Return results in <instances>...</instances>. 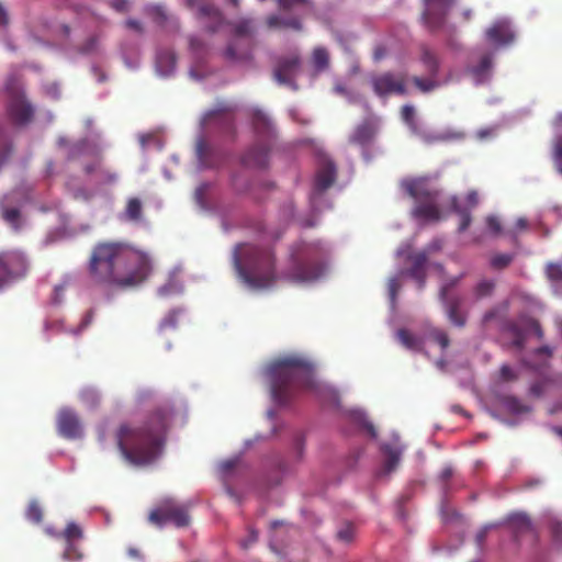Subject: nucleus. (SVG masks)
I'll return each mask as SVG.
<instances>
[{"label":"nucleus","instance_id":"48","mask_svg":"<svg viewBox=\"0 0 562 562\" xmlns=\"http://www.w3.org/2000/svg\"><path fill=\"white\" fill-rule=\"evenodd\" d=\"M499 375H501V380L504 382H510V381H515L517 379V375L514 372V370L507 364H504L501 367Z\"/></svg>","mask_w":562,"mask_h":562},{"label":"nucleus","instance_id":"3","mask_svg":"<svg viewBox=\"0 0 562 562\" xmlns=\"http://www.w3.org/2000/svg\"><path fill=\"white\" fill-rule=\"evenodd\" d=\"M271 393L276 402L285 404L292 395L316 385L313 366L300 357H284L270 363L267 369Z\"/></svg>","mask_w":562,"mask_h":562},{"label":"nucleus","instance_id":"52","mask_svg":"<svg viewBox=\"0 0 562 562\" xmlns=\"http://www.w3.org/2000/svg\"><path fill=\"white\" fill-rule=\"evenodd\" d=\"M400 282L397 279H391L390 282H389V293H390V299L392 301V303L394 304L395 303V300H396V295H397V292L400 291Z\"/></svg>","mask_w":562,"mask_h":562},{"label":"nucleus","instance_id":"29","mask_svg":"<svg viewBox=\"0 0 562 562\" xmlns=\"http://www.w3.org/2000/svg\"><path fill=\"white\" fill-rule=\"evenodd\" d=\"M493 65V58L491 54H485L481 57L480 61L475 66L469 68L470 74L475 78L477 82H482L488 76Z\"/></svg>","mask_w":562,"mask_h":562},{"label":"nucleus","instance_id":"14","mask_svg":"<svg viewBox=\"0 0 562 562\" xmlns=\"http://www.w3.org/2000/svg\"><path fill=\"white\" fill-rule=\"evenodd\" d=\"M371 83L373 91L379 97H386L389 94L403 95L406 93L404 77L396 76L390 71L372 77Z\"/></svg>","mask_w":562,"mask_h":562},{"label":"nucleus","instance_id":"53","mask_svg":"<svg viewBox=\"0 0 562 562\" xmlns=\"http://www.w3.org/2000/svg\"><path fill=\"white\" fill-rule=\"evenodd\" d=\"M467 207L470 211L474 209L479 204V194L476 191H470L468 192L465 196Z\"/></svg>","mask_w":562,"mask_h":562},{"label":"nucleus","instance_id":"17","mask_svg":"<svg viewBox=\"0 0 562 562\" xmlns=\"http://www.w3.org/2000/svg\"><path fill=\"white\" fill-rule=\"evenodd\" d=\"M522 327L521 328L517 324H510L508 326V330L513 335V345L518 348L522 349L526 344V331H530L535 334L539 339L543 338V330L540 326V323L532 318V317H526L521 319Z\"/></svg>","mask_w":562,"mask_h":562},{"label":"nucleus","instance_id":"32","mask_svg":"<svg viewBox=\"0 0 562 562\" xmlns=\"http://www.w3.org/2000/svg\"><path fill=\"white\" fill-rule=\"evenodd\" d=\"M495 289V282L493 280H481L473 289L475 300H482L490 297Z\"/></svg>","mask_w":562,"mask_h":562},{"label":"nucleus","instance_id":"55","mask_svg":"<svg viewBox=\"0 0 562 562\" xmlns=\"http://www.w3.org/2000/svg\"><path fill=\"white\" fill-rule=\"evenodd\" d=\"M528 228V221L524 217H520L516 221L515 228L512 233L513 237L516 238L517 234L521 231H526Z\"/></svg>","mask_w":562,"mask_h":562},{"label":"nucleus","instance_id":"49","mask_svg":"<svg viewBox=\"0 0 562 562\" xmlns=\"http://www.w3.org/2000/svg\"><path fill=\"white\" fill-rule=\"evenodd\" d=\"M461 277L453 278L449 282H447L442 288L440 289V300H446V297H451L449 295V292L459 283Z\"/></svg>","mask_w":562,"mask_h":562},{"label":"nucleus","instance_id":"30","mask_svg":"<svg viewBox=\"0 0 562 562\" xmlns=\"http://www.w3.org/2000/svg\"><path fill=\"white\" fill-rule=\"evenodd\" d=\"M450 209L453 213L460 216L459 232L468 229L472 222L471 211L460 205L459 199L456 195L450 198Z\"/></svg>","mask_w":562,"mask_h":562},{"label":"nucleus","instance_id":"22","mask_svg":"<svg viewBox=\"0 0 562 562\" xmlns=\"http://www.w3.org/2000/svg\"><path fill=\"white\" fill-rule=\"evenodd\" d=\"M409 260L412 266L408 270V274L415 279L419 286L423 288L426 279V263L428 261L427 254L425 251H419L409 256Z\"/></svg>","mask_w":562,"mask_h":562},{"label":"nucleus","instance_id":"2","mask_svg":"<svg viewBox=\"0 0 562 562\" xmlns=\"http://www.w3.org/2000/svg\"><path fill=\"white\" fill-rule=\"evenodd\" d=\"M172 416L173 407L162 404L154 408L140 425H121L115 437L125 461L134 465L153 463L162 452Z\"/></svg>","mask_w":562,"mask_h":562},{"label":"nucleus","instance_id":"45","mask_svg":"<svg viewBox=\"0 0 562 562\" xmlns=\"http://www.w3.org/2000/svg\"><path fill=\"white\" fill-rule=\"evenodd\" d=\"M278 7L282 11H290L302 4H311V0H277Z\"/></svg>","mask_w":562,"mask_h":562},{"label":"nucleus","instance_id":"36","mask_svg":"<svg viewBox=\"0 0 562 562\" xmlns=\"http://www.w3.org/2000/svg\"><path fill=\"white\" fill-rule=\"evenodd\" d=\"M427 337L432 341L437 342L441 347V349H447L449 347L450 339L448 337V334L440 328H431L428 331Z\"/></svg>","mask_w":562,"mask_h":562},{"label":"nucleus","instance_id":"7","mask_svg":"<svg viewBox=\"0 0 562 562\" xmlns=\"http://www.w3.org/2000/svg\"><path fill=\"white\" fill-rule=\"evenodd\" d=\"M252 125L261 139L243 156L241 162L250 168H266L270 150L268 142L273 136V128L269 119L260 111L254 112Z\"/></svg>","mask_w":562,"mask_h":562},{"label":"nucleus","instance_id":"62","mask_svg":"<svg viewBox=\"0 0 562 562\" xmlns=\"http://www.w3.org/2000/svg\"><path fill=\"white\" fill-rule=\"evenodd\" d=\"M8 13L4 7L0 3V26L8 24Z\"/></svg>","mask_w":562,"mask_h":562},{"label":"nucleus","instance_id":"6","mask_svg":"<svg viewBox=\"0 0 562 562\" xmlns=\"http://www.w3.org/2000/svg\"><path fill=\"white\" fill-rule=\"evenodd\" d=\"M325 267L319 250L304 246L291 255V267L285 278L293 282H312L319 279Z\"/></svg>","mask_w":562,"mask_h":562},{"label":"nucleus","instance_id":"35","mask_svg":"<svg viewBox=\"0 0 562 562\" xmlns=\"http://www.w3.org/2000/svg\"><path fill=\"white\" fill-rule=\"evenodd\" d=\"M329 63L328 52L323 47H317L313 52V64L317 70H324Z\"/></svg>","mask_w":562,"mask_h":562},{"label":"nucleus","instance_id":"20","mask_svg":"<svg viewBox=\"0 0 562 562\" xmlns=\"http://www.w3.org/2000/svg\"><path fill=\"white\" fill-rule=\"evenodd\" d=\"M64 539L67 541L65 557L68 559H81V553L78 552L75 540L82 538V530L76 522H69L63 532Z\"/></svg>","mask_w":562,"mask_h":562},{"label":"nucleus","instance_id":"16","mask_svg":"<svg viewBox=\"0 0 562 562\" xmlns=\"http://www.w3.org/2000/svg\"><path fill=\"white\" fill-rule=\"evenodd\" d=\"M426 9L423 19L430 31H438L445 24L448 10L452 7L453 0H425Z\"/></svg>","mask_w":562,"mask_h":562},{"label":"nucleus","instance_id":"27","mask_svg":"<svg viewBox=\"0 0 562 562\" xmlns=\"http://www.w3.org/2000/svg\"><path fill=\"white\" fill-rule=\"evenodd\" d=\"M396 337L401 345L409 350L420 351L424 348V340L405 328L398 329Z\"/></svg>","mask_w":562,"mask_h":562},{"label":"nucleus","instance_id":"39","mask_svg":"<svg viewBox=\"0 0 562 562\" xmlns=\"http://www.w3.org/2000/svg\"><path fill=\"white\" fill-rule=\"evenodd\" d=\"M98 167H99V173H98V177H99V181L102 182V183H113L116 181L117 179V175L103 167L102 165V157L100 155H98Z\"/></svg>","mask_w":562,"mask_h":562},{"label":"nucleus","instance_id":"4","mask_svg":"<svg viewBox=\"0 0 562 562\" xmlns=\"http://www.w3.org/2000/svg\"><path fill=\"white\" fill-rule=\"evenodd\" d=\"M239 278L252 289L269 288L276 281V260L268 247L238 245L233 256Z\"/></svg>","mask_w":562,"mask_h":562},{"label":"nucleus","instance_id":"38","mask_svg":"<svg viewBox=\"0 0 562 562\" xmlns=\"http://www.w3.org/2000/svg\"><path fill=\"white\" fill-rule=\"evenodd\" d=\"M25 515H26V518L34 524L42 522L43 509L40 506L38 502H36V501L30 502Z\"/></svg>","mask_w":562,"mask_h":562},{"label":"nucleus","instance_id":"46","mask_svg":"<svg viewBox=\"0 0 562 562\" xmlns=\"http://www.w3.org/2000/svg\"><path fill=\"white\" fill-rule=\"evenodd\" d=\"M178 322V313L176 311H170L165 318L161 321L159 328L160 330L166 328H175Z\"/></svg>","mask_w":562,"mask_h":562},{"label":"nucleus","instance_id":"23","mask_svg":"<svg viewBox=\"0 0 562 562\" xmlns=\"http://www.w3.org/2000/svg\"><path fill=\"white\" fill-rule=\"evenodd\" d=\"M507 522H508L515 538H518L525 533H529V532L533 531L531 520L526 514H522V513L512 514L507 518Z\"/></svg>","mask_w":562,"mask_h":562},{"label":"nucleus","instance_id":"28","mask_svg":"<svg viewBox=\"0 0 562 562\" xmlns=\"http://www.w3.org/2000/svg\"><path fill=\"white\" fill-rule=\"evenodd\" d=\"M267 24L271 29H292L295 31L302 30L301 20L296 16L283 18L280 15H270L267 19Z\"/></svg>","mask_w":562,"mask_h":562},{"label":"nucleus","instance_id":"19","mask_svg":"<svg viewBox=\"0 0 562 562\" xmlns=\"http://www.w3.org/2000/svg\"><path fill=\"white\" fill-rule=\"evenodd\" d=\"M487 40L497 45L505 46L515 41V32L512 31L507 21H497L486 30Z\"/></svg>","mask_w":562,"mask_h":562},{"label":"nucleus","instance_id":"61","mask_svg":"<svg viewBox=\"0 0 562 562\" xmlns=\"http://www.w3.org/2000/svg\"><path fill=\"white\" fill-rule=\"evenodd\" d=\"M537 356H546L550 358L552 356V349L548 346L540 347L536 350Z\"/></svg>","mask_w":562,"mask_h":562},{"label":"nucleus","instance_id":"33","mask_svg":"<svg viewBox=\"0 0 562 562\" xmlns=\"http://www.w3.org/2000/svg\"><path fill=\"white\" fill-rule=\"evenodd\" d=\"M143 213V204L138 198H131L125 207V216L131 221H139Z\"/></svg>","mask_w":562,"mask_h":562},{"label":"nucleus","instance_id":"13","mask_svg":"<svg viewBox=\"0 0 562 562\" xmlns=\"http://www.w3.org/2000/svg\"><path fill=\"white\" fill-rule=\"evenodd\" d=\"M188 5L190 8H196V19L201 24H203L209 33H215L220 30L224 20L222 13L215 5L204 0H201L200 2H196L195 0H188Z\"/></svg>","mask_w":562,"mask_h":562},{"label":"nucleus","instance_id":"42","mask_svg":"<svg viewBox=\"0 0 562 562\" xmlns=\"http://www.w3.org/2000/svg\"><path fill=\"white\" fill-rule=\"evenodd\" d=\"M80 396L83 401V404L89 408H94L99 405V396L92 389L83 390Z\"/></svg>","mask_w":562,"mask_h":562},{"label":"nucleus","instance_id":"56","mask_svg":"<svg viewBox=\"0 0 562 562\" xmlns=\"http://www.w3.org/2000/svg\"><path fill=\"white\" fill-rule=\"evenodd\" d=\"M83 171L88 176H90L94 172L98 175L99 173L98 157L94 159L93 162L85 165Z\"/></svg>","mask_w":562,"mask_h":562},{"label":"nucleus","instance_id":"24","mask_svg":"<svg viewBox=\"0 0 562 562\" xmlns=\"http://www.w3.org/2000/svg\"><path fill=\"white\" fill-rule=\"evenodd\" d=\"M381 450H382L383 454L385 456L383 471L386 474H389L392 471H394L396 469V467L398 465L401 454H402V449L396 446L385 443L381 447Z\"/></svg>","mask_w":562,"mask_h":562},{"label":"nucleus","instance_id":"34","mask_svg":"<svg viewBox=\"0 0 562 562\" xmlns=\"http://www.w3.org/2000/svg\"><path fill=\"white\" fill-rule=\"evenodd\" d=\"M552 158L558 171L562 175V135H557L553 138Z\"/></svg>","mask_w":562,"mask_h":562},{"label":"nucleus","instance_id":"43","mask_svg":"<svg viewBox=\"0 0 562 562\" xmlns=\"http://www.w3.org/2000/svg\"><path fill=\"white\" fill-rule=\"evenodd\" d=\"M547 276L551 281L562 282V266L560 263H549L547 266Z\"/></svg>","mask_w":562,"mask_h":562},{"label":"nucleus","instance_id":"50","mask_svg":"<svg viewBox=\"0 0 562 562\" xmlns=\"http://www.w3.org/2000/svg\"><path fill=\"white\" fill-rule=\"evenodd\" d=\"M486 225L491 232H493L495 235L501 234L502 232V225L499 220L496 216L490 215L486 218Z\"/></svg>","mask_w":562,"mask_h":562},{"label":"nucleus","instance_id":"40","mask_svg":"<svg viewBox=\"0 0 562 562\" xmlns=\"http://www.w3.org/2000/svg\"><path fill=\"white\" fill-rule=\"evenodd\" d=\"M503 403L505 404L506 408L512 413H524L528 411V407L522 404L517 397L514 396H506L503 400Z\"/></svg>","mask_w":562,"mask_h":562},{"label":"nucleus","instance_id":"18","mask_svg":"<svg viewBox=\"0 0 562 562\" xmlns=\"http://www.w3.org/2000/svg\"><path fill=\"white\" fill-rule=\"evenodd\" d=\"M336 165L328 158H323L315 175L314 190L322 193L330 188L336 181Z\"/></svg>","mask_w":562,"mask_h":562},{"label":"nucleus","instance_id":"59","mask_svg":"<svg viewBox=\"0 0 562 562\" xmlns=\"http://www.w3.org/2000/svg\"><path fill=\"white\" fill-rule=\"evenodd\" d=\"M552 532L558 541H562V522H555L552 527Z\"/></svg>","mask_w":562,"mask_h":562},{"label":"nucleus","instance_id":"25","mask_svg":"<svg viewBox=\"0 0 562 562\" xmlns=\"http://www.w3.org/2000/svg\"><path fill=\"white\" fill-rule=\"evenodd\" d=\"M420 60L429 77L436 78L439 72V59L437 54L424 45L420 47Z\"/></svg>","mask_w":562,"mask_h":562},{"label":"nucleus","instance_id":"60","mask_svg":"<svg viewBox=\"0 0 562 562\" xmlns=\"http://www.w3.org/2000/svg\"><path fill=\"white\" fill-rule=\"evenodd\" d=\"M487 531H488V527H484L483 529H481L477 535H476V542L477 544H482L484 541H485V538L487 536Z\"/></svg>","mask_w":562,"mask_h":562},{"label":"nucleus","instance_id":"63","mask_svg":"<svg viewBox=\"0 0 562 562\" xmlns=\"http://www.w3.org/2000/svg\"><path fill=\"white\" fill-rule=\"evenodd\" d=\"M453 474V471L450 467H447L445 468L441 473H440V479L443 481V482H447L448 480H450V477L452 476Z\"/></svg>","mask_w":562,"mask_h":562},{"label":"nucleus","instance_id":"41","mask_svg":"<svg viewBox=\"0 0 562 562\" xmlns=\"http://www.w3.org/2000/svg\"><path fill=\"white\" fill-rule=\"evenodd\" d=\"M414 85L423 92H429L438 87V82L434 78L423 79L420 77L413 78Z\"/></svg>","mask_w":562,"mask_h":562},{"label":"nucleus","instance_id":"15","mask_svg":"<svg viewBox=\"0 0 562 562\" xmlns=\"http://www.w3.org/2000/svg\"><path fill=\"white\" fill-rule=\"evenodd\" d=\"M56 426L58 434L66 439H78L83 435V427L79 416L69 407L59 409Z\"/></svg>","mask_w":562,"mask_h":562},{"label":"nucleus","instance_id":"51","mask_svg":"<svg viewBox=\"0 0 562 562\" xmlns=\"http://www.w3.org/2000/svg\"><path fill=\"white\" fill-rule=\"evenodd\" d=\"M337 536L345 542L351 541L353 538V527L351 525H347L345 528L338 531Z\"/></svg>","mask_w":562,"mask_h":562},{"label":"nucleus","instance_id":"31","mask_svg":"<svg viewBox=\"0 0 562 562\" xmlns=\"http://www.w3.org/2000/svg\"><path fill=\"white\" fill-rule=\"evenodd\" d=\"M176 66V56L172 52H160L157 55L156 67L160 75L168 76Z\"/></svg>","mask_w":562,"mask_h":562},{"label":"nucleus","instance_id":"21","mask_svg":"<svg viewBox=\"0 0 562 562\" xmlns=\"http://www.w3.org/2000/svg\"><path fill=\"white\" fill-rule=\"evenodd\" d=\"M445 304L448 319L451 324L457 327H463L467 323V317L464 314L460 312V307L462 304V300L458 295H453L451 297H446V300H441Z\"/></svg>","mask_w":562,"mask_h":562},{"label":"nucleus","instance_id":"58","mask_svg":"<svg viewBox=\"0 0 562 562\" xmlns=\"http://www.w3.org/2000/svg\"><path fill=\"white\" fill-rule=\"evenodd\" d=\"M92 318H93V311L90 310L86 313V315L80 324L79 330L85 329L92 322Z\"/></svg>","mask_w":562,"mask_h":562},{"label":"nucleus","instance_id":"26","mask_svg":"<svg viewBox=\"0 0 562 562\" xmlns=\"http://www.w3.org/2000/svg\"><path fill=\"white\" fill-rule=\"evenodd\" d=\"M374 136V130L369 122H364L358 125L353 133L351 134L349 140L356 145H367L369 144Z\"/></svg>","mask_w":562,"mask_h":562},{"label":"nucleus","instance_id":"10","mask_svg":"<svg viewBox=\"0 0 562 562\" xmlns=\"http://www.w3.org/2000/svg\"><path fill=\"white\" fill-rule=\"evenodd\" d=\"M29 271L25 256L15 250L0 254V290L8 283L23 278Z\"/></svg>","mask_w":562,"mask_h":562},{"label":"nucleus","instance_id":"54","mask_svg":"<svg viewBox=\"0 0 562 562\" xmlns=\"http://www.w3.org/2000/svg\"><path fill=\"white\" fill-rule=\"evenodd\" d=\"M153 13L158 23H164L167 20V13L161 5H156L153 8Z\"/></svg>","mask_w":562,"mask_h":562},{"label":"nucleus","instance_id":"37","mask_svg":"<svg viewBox=\"0 0 562 562\" xmlns=\"http://www.w3.org/2000/svg\"><path fill=\"white\" fill-rule=\"evenodd\" d=\"M514 260L512 254H496L491 258V267L495 270H502L508 267Z\"/></svg>","mask_w":562,"mask_h":562},{"label":"nucleus","instance_id":"64","mask_svg":"<svg viewBox=\"0 0 562 562\" xmlns=\"http://www.w3.org/2000/svg\"><path fill=\"white\" fill-rule=\"evenodd\" d=\"M530 392L536 396H540L543 393V385L541 383H535L531 385Z\"/></svg>","mask_w":562,"mask_h":562},{"label":"nucleus","instance_id":"57","mask_svg":"<svg viewBox=\"0 0 562 562\" xmlns=\"http://www.w3.org/2000/svg\"><path fill=\"white\" fill-rule=\"evenodd\" d=\"M126 26L136 31V32H143L142 23L137 20L130 19L126 21Z\"/></svg>","mask_w":562,"mask_h":562},{"label":"nucleus","instance_id":"9","mask_svg":"<svg viewBox=\"0 0 562 562\" xmlns=\"http://www.w3.org/2000/svg\"><path fill=\"white\" fill-rule=\"evenodd\" d=\"M150 524L161 527L168 522L178 528L187 527L190 524L189 508L173 499H165L159 506L153 509L148 516Z\"/></svg>","mask_w":562,"mask_h":562},{"label":"nucleus","instance_id":"1","mask_svg":"<svg viewBox=\"0 0 562 562\" xmlns=\"http://www.w3.org/2000/svg\"><path fill=\"white\" fill-rule=\"evenodd\" d=\"M151 269V260L146 252L112 241L97 244L88 263L92 282L119 290L139 286L147 280Z\"/></svg>","mask_w":562,"mask_h":562},{"label":"nucleus","instance_id":"8","mask_svg":"<svg viewBox=\"0 0 562 562\" xmlns=\"http://www.w3.org/2000/svg\"><path fill=\"white\" fill-rule=\"evenodd\" d=\"M234 41L224 50L228 60H248L251 57L254 25L251 20H241L234 25Z\"/></svg>","mask_w":562,"mask_h":562},{"label":"nucleus","instance_id":"12","mask_svg":"<svg viewBox=\"0 0 562 562\" xmlns=\"http://www.w3.org/2000/svg\"><path fill=\"white\" fill-rule=\"evenodd\" d=\"M301 70V58L296 54L280 57L277 60L273 78L282 86H286L292 90H297L295 79Z\"/></svg>","mask_w":562,"mask_h":562},{"label":"nucleus","instance_id":"5","mask_svg":"<svg viewBox=\"0 0 562 562\" xmlns=\"http://www.w3.org/2000/svg\"><path fill=\"white\" fill-rule=\"evenodd\" d=\"M401 187L415 201L412 215L423 222H438L441 218L439 199L441 190L428 177L409 178Z\"/></svg>","mask_w":562,"mask_h":562},{"label":"nucleus","instance_id":"11","mask_svg":"<svg viewBox=\"0 0 562 562\" xmlns=\"http://www.w3.org/2000/svg\"><path fill=\"white\" fill-rule=\"evenodd\" d=\"M5 89L10 97L8 112L16 124H26L32 120L33 109L25 100L13 80L8 81Z\"/></svg>","mask_w":562,"mask_h":562},{"label":"nucleus","instance_id":"44","mask_svg":"<svg viewBox=\"0 0 562 562\" xmlns=\"http://www.w3.org/2000/svg\"><path fill=\"white\" fill-rule=\"evenodd\" d=\"M2 216L8 223H10L11 225L16 227L19 225L21 214H20L19 209L11 207V209H4Z\"/></svg>","mask_w":562,"mask_h":562},{"label":"nucleus","instance_id":"47","mask_svg":"<svg viewBox=\"0 0 562 562\" xmlns=\"http://www.w3.org/2000/svg\"><path fill=\"white\" fill-rule=\"evenodd\" d=\"M403 121L411 127L415 125V109L412 105H404L401 111Z\"/></svg>","mask_w":562,"mask_h":562}]
</instances>
